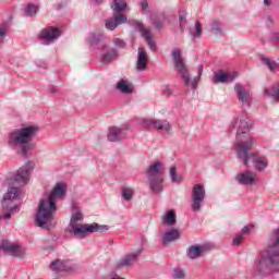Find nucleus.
Returning a JSON list of instances; mask_svg holds the SVG:
<instances>
[{
	"label": "nucleus",
	"mask_w": 279,
	"mask_h": 279,
	"mask_svg": "<svg viewBox=\"0 0 279 279\" xmlns=\"http://www.w3.org/2000/svg\"><path fill=\"white\" fill-rule=\"evenodd\" d=\"M24 14L25 16H35L38 14V5L34 3H29L25 9H24Z\"/></svg>",
	"instance_id": "nucleus-36"
},
{
	"label": "nucleus",
	"mask_w": 279,
	"mask_h": 279,
	"mask_svg": "<svg viewBox=\"0 0 279 279\" xmlns=\"http://www.w3.org/2000/svg\"><path fill=\"white\" fill-rule=\"evenodd\" d=\"M204 252H206V246L192 245L187 248L186 256L187 258H191V260H195V258H199Z\"/></svg>",
	"instance_id": "nucleus-23"
},
{
	"label": "nucleus",
	"mask_w": 279,
	"mask_h": 279,
	"mask_svg": "<svg viewBox=\"0 0 279 279\" xmlns=\"http://www.w3.org/2000/svg\"><path fill=\"white\" fill-rule=\"evenodd\" d=\"M234 80H236V74L234 73H223V71H219L217 74H215L213 82L214 84H226L231 83Z\"/></svg>",
	"instance_id": "nucleus-21"
},
{
	"label": "nucleus",
	"mask_w": 279,
	"mask_h": 279,
	"mask_svg": "<svg viewBox=\"0 0 279 279\" xmlns=\"http://www.w3.org/2000/svg\"><path fill=\"white\" fill-rule=\"evenodd\" d=\"M49 93H51L52 95H56V93H58V87L50 85L48 87Z\"/></svg>",
	"instance_id": "nucleus-46"
},
{
	"label": "nucleus",
	"mask_w": 279,
	"mask_h": 279,
	"mask_svg": "<svg viewBox=\"0 0 279 279\" xmlns=\"http://www.w3.org/2000/svg\"><path fill=\"white\" fill-rule=\"evenodd\" d=\"M148 62H149V57L147 56V51H145L143 47H140L137 49V60L135 64L136 71H140V72L147 71Z\"/></svg>",
	"instance_id": "nucleus-18"
},
{
	"label": "nucleus",
	"mask_w": 279,
	"mask_h": 279,
	"mask_svg": "<svg viewBox=\"0 0 279 279\" xmlns=\"http://www.w3.org/2000/svg\"><path fill=\"white\" fill-rule=\"evenodd\" d=\"M172 62L175 71L181 75L183 84H185V86H191L192 89L195 90L197 88V78L191 81V72L189 71V66H186V63H184L182 50L174 49L172 51Z\"/></svg>",
	"instance_id": "nucleus-7"
},
{
	"label": "nucleus",
	"mask_w": 279,
	"mask_h": 279,
	"mask_svg": "<svg viewBox=\"0 0 279 279\" xmlns=\"http://www.w3.org/2000/svg\"><path fill=\"white\" fill-rule=\"evenodd\" d=\"M234 92L243 110L251 108L253 101L252 92L241 84H235Z\"/></svg>",
	"instance_id": "nucleus-11"
},
{
	"label": "nucleus",
	"mask_w": 279,
	"mask_h": 279,
	"mask_svg": "<svg viewBox=\"0 0 279 279\" xmlns=\"http://www.w3.org/2000/svg\"><path fill=\"white\" fill-rule=\"evenodd\" d=\"M8 33H5V28H0V38H5Z\"/></svg>",
	"instance_id": "nucleus-48"
},
{
	"label": "nucleus",
	"mask_w": 279,
	"mask_h": 279,
	"mask_svg": "<svg viewBox=\"0 0 279 279\" xmlns=\"http://www.w3.org/2000/svg\"><path fill=\"white\" fill-rule=\"evenodd\" d=\"M119 58V50L114 48H110L101 56L102 64H110V62H114Z\"/></svg>",
	"instance_id": "nucleus-27"
},
{
	"label": "nucleus",
	"mask_w": 279,
	"mask_h": 279,
	"mask_svg": "<svg viewBox=\"0 0 279 279\" xmlns=\"http://www.w3.org/2000/svg\"><path fill=\"white\" fill-rule=\"evenodd\" d=\"M178 239H180V230L170 229L163 233L161 241L163 245H167V243H173V241H178Z\"/></svg>",
	"instance_id": "nucleus-25"
},
{
	"label": "nucleus",
	"mask_w": 279,
	"mask_h": 279,
	"mask_svg": "<svg viewBox=\"0 0 279 279\" xmlns=\"http://www.w3.org/2000/svg\"><path fill=\"white\" fill-rule=\"evenodd\" d=\"M203 32L202 23H199V21L195 22L194 28H189V34L190 36H193V38H201Z\"/></svg>",
	"instance_id": "nucleus-35"
},
{
	"label": "nucleus",
	"mask_w": 279,
	"mask_h": 279,
	"mask_svg": "<svg viewBox=\"0 0 279 279\" xmlns=\"http://www.w3.org/2000/svg\"><path fill=\"white\" fill-rule=\"evenodd\" d=\"M135 29H137V32H140L142 38H144L145 43L148 45L150 51H156L157 47H156V41H154V39L151 38V31L145 28V24L135 21L133 23Z\"/></svg>",
	"instance_id": "nucleus-14"
},
{
	"label": "nucleus",
	"mask_w": 279,
	"mask_h": 279,
	"mask_svg": "<svg viewBox=\"0 0 279 279\" xmlns=\"http://www.w3.org/2000/svg\"><path fill=\"white\" fill-rule=\"evenodd\" d=\"M259 60L265 66H267V69L270 71V73H276L279 71L278 62H276L265 56H260Z\"/></svg>",
	"instance_id": "nucleus-29"
},
{
	"label": "nucleus",
	"mask_w": 279,
	"mask_h": 279,
	"mask_svg": "<svg viewBox=\"0 0 279 279\" xmlns=\"http://www.w3.org/2000/svg\"><path fill=\"white\" fill-rule=\"evenodd\" d=\"M173 278L174 279H184V278H186V274L184 272V269H182V268H174V270H173Z\"/></svg>",
	"instance_id": "nucleus-41"
},
{
	"label": "nucleus",
	"mask_w": 279,
	"mask_h": 279,
	"mask_svg": "<svg viewBox=\"0 0 279 279\" xmlns=\"http://www.w3.org/2000/svg\"><path fill=\"white\" fill-rule=\"evenodd\" d=\"M142 128L144 130H159V132H165L166 134H171L172 132L171 123L160 119H144L142 120Z\"/></svg>",
	"instance_id": "nucleus-10"
},
{
	"label": "nucleus",
	"mask_w": 279,
	"mask_h": 279,
	"mask_svg": "<svg viewBox=\"0 0 279 279\" xmlns=\"http://www.w3.org/2000/svg\"><path fill=\"white\" fill-rule=\"evenodd\" d=\"M96 5H100L101 4V0H94Z\"/></svg>",
	"instance_id": "nucleus-52"
},
{
	"label": "nucleus",
	"mask_w": 279,
	"mask_h": 279,
	"mask_svg": "<svg viewBox=\"0 0 279 279\" xmlns=\"http://www.w3.org/2000/svg\"><path fill=\"white\" fill-rule=\"evenodd\" d=\"M121 195L125 202H131L134 197V191L131 187H122Z\"/></svg>",
	"instance_id": "nucleus-38"
},
{
	"label": "nucleus",
	"mask_w": 279,
	"mask_h": 279,
	"mask_svg": "<svg viewBox=\"0 0 279 279\" xmlns=\"http://www.w3.org/2000/svg\"><path fill=\"white\" fill-rule=\"evenodd\" d=\"M267 23H269V25H274V19H271L270 16L267 17Z\"/></svg>",
	"instance_id": "nucleus-50"
},
{
	"label": "nucleus",
	"mask_w": 279,
	"mask_h": 279,
	"mask_svg": "<svg viewBox=\"0 0 279 279\" xmlns=\"http://www.w3.org/2000/svg\"><path fill=\"white\" fill-rule=\"evenodd\" d=\"M210 32L214 36H223V24L219 21H214L210 26Z\"/></svg>",
	"instance_id": "nucleus-34"
},
{
	"label": "nucleus",
	"mask_w": 279,
	"mask_h": 279,
	"mask_svg": "<svg viewBox=\"0 0 279 279\" xmlns=\"http://www.w3.org/2000/svg\"><path fill=\"white\" fill-rule=\"evenodd\" d=\"M252 125V120H250L246 116H242L239 117L229 128V132H234V130H236L234 143L235 151L242 149V147H247V145H256V140L250 135Z\"/></svg>",
	"instance_id": "nucleus-4"
},
{
	"label": "nucleus",
	"mask_w": 279,
	"mask_h": 279,
	"mask_svg": "<svg viewBox=\"0 0 279 279\" xmlns=\"http://www.w3.org/2000/svg\"><path fill=\"white\" fill-rule=\"evenodd\" d=\"M33 169L34 162L28 161L27 163H25L16 171L13 178L14 182H19V184H27V182H29V174L32 173Z\"/></svg>",
	"instance_id": "nucleus-13"
},
{
	"label": "nucleus",
	"mask_w": 279,
	"mask_h": 279,
	"mask_svg": "<svg viewBox=\"0 0 279 279\" xmlns=\"http://www.w3.org/2000/svg\"><path fill=\"white\" fill-rule=\"evenodd\" d=\"M40 40H45L46 43H53V40H58L60 38V28L56 27H47L44 28L39 36Z\"/></svg>",
	"instance_id": "nucleus-17"
},
{
	"label": "nucleus",
	"mask_w": 279,
	"mask_h": 279,
	"mask_svg": "<svg viewBox=\"0 0 279 279\" xmlns=\"http://www.w3.org/2000/svg\"><path fill=\"white\" fill-rule=\"evenodd\" d=\"M150 21L155 29L160 31L165 27V21H167V17L165 16V13H161L159 15H150Z\"/></svg>",
	"instance_id": "nucleus-30"
},
{
	"label": "nucleus",
	"mask_w": 279,
	"mask_h": 279,
	"mask_svg": "<svg viewBox=\"0 0 279 279\" xmlns=\"http://www.w3.org/2000/svg\"><path fill=\"white\" fill-rule=\"evenodd\" d=\"M163 94L166 95V97H170V95H173V90H171V88H169V86H167L163 89Z\"/></svg>",
	"instance_id": "nucleus-45"
},
{
	"label": "nucleus",
	"mask_w": 279,
	"mask_h": 279,
	"mask_svg": "<svg viewBox=\"0 0 279 279\" xmlns=\"http://www.w3.org/2000/svg\"><path fill=\"white\" fill-rule=\"evenodd\" d=\"M19 197V187H9L2 199V215L0 214V221L4 219L10 221L14 213H19V204L14 203V199Z\"/></svg>",
	"instance_id": "nucleus-8"
},
{
	"label": "nucleus",
	"mask_w": 279,
	"mask_h": 279,
	"mask_svg": "<svg viewBox=\"0 0 279 279\" xmlns=\"http://www.w3.org/2000/svg\"><path fill=\"white\" fill-rule=\"evenodd\" d=\"M235 182L242 184V186H254L256 184V174L250 171L238 173Z\"/></svg>",
	"instance_id": "nucleus-16"
},
{
	"label": "nucleus",
	"mask_w": 279,
	"mask_h": 279,
	"mask_svg": "<svg viewBox=\"0 0 279 279\" xmlns=\"http://www.w3.org/2000/svg\"><path fill=\"white\" fill-rule=\"evenodd\" d=\"M123 23H128V16L123 14H118L114 17L106 20L105 27L110 32H114V28L119 27V25H123Z\"/></svg>",
	"instance_id": "nucleus-20"
},
{
	"label": "nucleus",
	"mask_w": 279,
	"mask_h": 279,
	"mask_svg": "<svg viewBox=\"0 0 279 279\" xmlns=\"http://www.w3.org/2000/svg\"><path fill=\"white\" fill-rule=\"evenodd\" d=\"M128 9V3L125 2V0H113V2L111 3V10H113V12H117L118 14H121V12H124V10Z\"/></svg>",
	"instance_id": "nucleus-32"
},
{
	"label": "nucleus",
	"mask_w": 279,
	"mask_h": 279,
	"mask_svg": "<svg viewBox=\"0 0 279 279\" xmlns=\"http://www.w3.org/2000/svg\"><path fill=\"white\" fill-rule=\"evenodd\" d=\"M116 88L122 93V95H132V93H134V85L123 78L117 83Z\"/></svg>",
	"instance_id": "nucleus-24"
},
{
	"label": "nucleus",
	"mask_w": 279,
	"mask_h": 279,
	"mask_svg": "<svg viewBox=\"0 0 279 279\" xmlns=\"http://www.w3.org/2000/svg\"><path fill=\"white\" fill-rule=\"evenodd\" d=\"M253 272L257 278L279 274V226L270 232L267 246L255 257Z\"/></svg>",
	"instance_id": "nucleus-1"
},
{
	"label": "nucleus",
	"mask_w": 279,
	"mask_h": 279,
	"mask_svg": "<svg viewBox=\"0 0 279 279\" xmlns=\"http://www.w3.org/2000/svg\"><path fill=\"white\" fill-rule=\"evenodd\" d=\"M264 4H266L267 7L271 5V0H264Z\"/></svg>",
	"instance_id": "nucleus-51"
},
{
	"label": "nucleus",
	"mask_w": 279,
	"mask_h": 279,
	"mask_svg": "<svg viewBox=\"0 0 279 279\" xmlns=\"http://www.w3.org/2000/svg\"><path fill=\"white\" fill-rule=\"evenodd\" d=\"M175 223H178L175 211L170 209L163 215L162 226H175Z\"/></svg>",
	"instance_id": "nucleus-31"
},
{
	"label": "nucleus",
	"mask_w": 279,
	"mask_h": 279,
	"mask_svg": "<svg viewBox=\"0 0 279 279\" xmlns=\"http://www.w3.org/2000/svg\"><path fill=\"white\" fill-rule=\"evenodd\" d=\"M66 197V185L58 182L49 194H45L38 205L37 213L35 214V226L41 230H51L53 221V213L58 210L56 202Z\"/></svg>",
	"instance_id": "nucleus-2"
},
{
	"label": "nucleus",
	"mask_w": 279,
	"mask_h": 279,
	"mask_svg": "<svg viewBox=\"0 0 279 279\" xmlns=\"http://www.w3.org/2000/svg\"><path fill=\"white\" fill-rule=\"evenodd\" d=\"M243 243V235L239 234L233 239V245L239 246Z\"/></svg>",
	"instance_id": "nucleus-43"
},
{
	"label": "nucleus",
	"mask_w": 279,
	"mask_h": 279,
	"mask_svg": "<svg viewBox=\"0 0 279 279\" xmlns=\"http://www.w3.org/2000/svg\"><path fill=\"white\" fill-rule=\"evenodd\" d=\"M170 179H171V182L177 184H180L182 182V177L178 174L175 167L170 168Z\"/></svg>",
	"instance_id": "nucleus-39"
},
{
	"label": "nucleus",
	"mask_w": 279,
	"mask_h": 279,
	"mask_svg": "<svg viewBox=\"0 0 279 279\" xmlns=\"http://www.w3.org/2000/svg\"><path fill=\"white\" fill-rule=\"evenodd\" d=\"M162 182H165V179L162 177H155L148 179V184L151 193L155 195H160L162 193Z\"/></svg>",
	"instance_id": "nucleus-22"
},
{
	"label": "nucleus",
	"mask_w": 279,
	"mask_h": 279,
	"mask_svg": "<svg viewBox=\"0 0 279 279\" xmlns=\"http://www.w3.org/2000/svg\"><path fill=\"white\" fill-rule=\"evenodd\" d=\"M179 27L181 32H184L186 27V10L184 9L179 12Z\"/></svg>",
	"instance_id": "nucleus-37"
},
{
	"label": "nucleus",
	"mask_w": 279,
	"mask_h": 279,
	"mask_svg": "<svg viewBox=\"0 0 279 279\" xmlns=\"http://www.w3.org/2000/svg\"><path fill=\"white\" fill-rule=\"evenodd\" d=\"M204 71V65H198V77H202V73Z\"/></svg>",
	"instance_id": "nucleus-49"
},
{
	"label": "nucleus",
	"mask_w": 279,
	"mask_h": 279,
	"mask_svg": "<svg viewBox=\"0 0 279 279\" xmlns=\"http://www.w3.org/2000/svg\"><path fill=\"white\" fill-rule=\"evenodd\" d=\"M141 254H143V247L137 248L133 253H128L117 262V265H116L117 269H123L124 267L125 268L132 267V265H134V263L138 260V258L141 257Z\"/></svg>",
	"instance_id": "nucleus-12"
},
{
	"label": "nucleus",
	"mask_w": 279,
	"mask_h": 279,
	"mask_svg": "<svg viewBox=\"0 0 279 279\" xmlns=\"http://www.w3.org/2000/svg\"><path fill=\"white\" fill-rule=\"evenodd\" d=\"M149 8V3L147 1L142 2V12H145V10Z\"/></svg>",
	"instance_id": "nucleus-47"
},
{
	"label": "nucleus",
	"mask_w": 279,
	"mask_h": 279,
	"mask_svg": "<svg viewBox=\"0 0 279 279\" xmlns=\"http://www.w3.org/2000/svg\"><path fill=\"white\" fill-rule=\"evenodd\" d=\"M39 130L40 129L36 125L16 129L9 135V145H19L22 156H27V153L32 150L33 147L32 141L36 138Z\"/></svg>",
	"instance_id": "nucleus-5"
},
{
	"label": "nucleus",
	"mask_w": 279,
	"mask_h": 279,
	"mask_svg": "<svg viewBox=\"0 0 279 279\" xmlns=\"http://www.w3.org/2000/svg\"><path fill=\"white\" fill-rule=\"evenodd\" d=\"M50 269L54 271V274H62V271H69L70 268L66 260L56 259L51 262Z\"/></svg>",
	"instance_id": "nucleus-26"
},
{
	"label": "nucleus",
	"mask_w": 279,
	"mask_h": 279,
	"mask_svg": "<svg viewBox=\"0 0 279 279\" xmlns=\"http://www.w3.org/2000/svg\"><path fill=\"white\" fill-rule=\"evenodd\" d=\"M4 243L5 254H9V256H13L14 258H25V255L27 254V248L8 240H4Z\"/></svg>",
	"instance_id": "nucleus-15"
},
{
	"label": "nucleus",
	"mask_w": 279,
	"mask_h": 279,
	"mask_svg": "<svg viewBox=\"0 0 279 279\" xmlns=\"http://www.w3.org/2000/svg\"><path fill=\"white\" fill-rule=\"evenodd\" d=\"M101 40H104V35L99 33H92L86 39L90 47H97Z\"/></svg>",
	"instance_id": "nucleus-33"
},
{
	"label": "nucleus",
	"mask_w": 279,
	"mask_h": 279,
	"mask_svg": "<svg viewBox=\"0 0 279 279\" xmlns=\"http://www.w3.org/2000/svg\"><path fill=\"white\" fill-rule=\"evenodd\" d=\"M254 145H247L244 146L236 151L238 160H240L241 163L244 165V167H247L250 165V160L253 162L254 168L256 171H265L267 167H269V162L267 161V158L259 156L257 153L252 151V147Z\"/></svg>",
	"instance_id": "nucleus-6"
},
{
	"label": "nucleus",
	"mask_w": 279,
	"mask_h": 279,
	"mask_svg": "<svg viewBox=\"0 0 279 279\" xmlns=\"http://www.w3.org/2000/svg\"><path fill=\"white\" fill-rule=\"evenodd\" d=\"M84 220V214H82V208L77 204H72V217L68 228L70 234H74L77 239H84L86 234H93L95 232H106L108 226H101L97 222L92 225H82L80 221Z\"/></svg>",
	"instance_id": "nucleus-3"
},
{
	"label": "nucleus",
	"mask_w": 279,
	"mask_h": 279,
	"mask_svg": "<svg viewBox=\"0 0 279 279\" xmlns=\"http://www.w3.org/2000/svg\"><path fill=\"white\" fill-rule=\"evenodd\" d=\"M125 136L126 133L123 131V129L119 126H110L107 138L110 141V143H121Z\"/></svg>",
	"instance_id": "nucleus-19"
},
{
	"label": "nucleus",
	"mask_w": 279,
	"mask_h": 279,
	"mask_svg": "<svg viewBox=\"0 0 279 279\" xmlns=\"http://www.w3.org/2000/svg\"><path fill=\"white\" fill-rule=\"evenodd\" d=\"M191 199H192L191 210L193 213H199V210H202V205L206 199V189H204V185L196 183L192 187Z\"/></svg>",
	"instance_id": "nucleus-9"
},
{
	"label": "nucleus",
	"mask_w": 279,
	"mask_h": 279,
	"mask_svg": "<svg viewBox=\"0 0 279 279\" xmlns=\"http://www.w3.org/2000/svg\"><path fill=\"white\" fill-rule=\"evenodd\" d=\"M269 40H270V43H274V45H275V47H277V49H279V32L278 31L270 33Z\"/></svg>",
	"instance_id": "nucleus-40"
},
{
	"label": "nucleus",
	"mask_w": 279,
	"mask_h": 279,
	"mask_svg": "<svg viewBox=\"0 0 279 279\" xmlns=\"http://www.w3.org/2000/svg\"><path fill=\"white\" fill-rule=\"evenodd\" d=\"M112 43L114 47H119V49H125V47H128V44L121 38H114Z\"/></svg>",
	"instance_id": "nucleus-42"
},
{
	"label": "nucleus",
	"mask_w": 279,
	"mask_h": 279,
	"mask_svg": "<svg viewBox=\"0 0 279 279\" xmlns=\"http://www.w3.org/2000/svg\"><path fill=\"white\" fill-rule=\"evenodd\" d=\"M160 169H162V163L160 161L151 163L146 170L147 178H160V175H158L160 173Z\"/></svg>",
	"instance_id": "nucleus-28"
},
{
	"label": "nucleus",
	"mask_w": 279,
	"mask_h": 279,
	"mask_svg": "<svg viewBox=\"0 0 279 279\" xmlns=\"http://www.w3.org/2000/svg\"><path fill=\"white\" fill-rule=\"evenodd\" d=\"M252 230H254V226H252V225L245 226L242 229V234H248Z\"/></svg>",
	"instance_id": "nucleus-44"
}]
</instances>
